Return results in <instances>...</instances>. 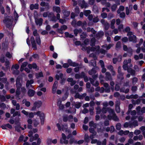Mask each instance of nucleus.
<instances>
[{
  "mask_svg": "<svg viewBox=\"0 0 145 145\" xmlns=\"http://www.w3.org/2000/svg\"><path fill=\"white\" fill-rule=\"evenodd\" d=\"M16 85L17 88L16 91V96H18L20 94L21 90L24 94L25 93L26 89L24 87H21L22 85L20 82V79L18 78L17 79Z\"/></svg>",
  "mask_w": 145,
  "mask_h": 145,
  "instance_id": "nucleus-1",
  "label": "nucleus"
},
{
  "mask_svg": "<svg viewBox=\"0 0 145 145\" xmlns=\"http://www.w3.org/2000/svg\"><path fill=\"white\" fill-rule=\"evenodd\" d=\"M100 47L98 46H95V47L90 48V47L86 48L85 47H83L82 48V50L83 51L87 50L88 53H89L90 51L93 52H100L102 54H105L106 51L105 50L101 49L99 50Z\"/></svg>",
  "mask_w": 145,
  "mask_h": 145,
  "instance_id": "nucleus-2",
  "label": "nucleus"
},
{
  "mask_svg": "<svg viewBox=\"0 0 145 145\" xmlns=\"http://www.w3.org/2000/svg\"><path fill=\"white\" fill-rule=\"evenodd\" d=\"M131 59L125 60L123 62V68L125 70H127V72L131 73L132 75H134L135 74V71L131 68H128V64L131 63Z\"/></svg>",
  "mask_w": 145,
  "mask_h": 145,
  "instance_id": "nucleus-3",
  "label": "nucleus"
},
{
  "mask_svg": "<svg viewBox=\"0 0 145 145\" xmlns=\"http://www.w3.org/2000/svg\"><path fill=\"white\" fill-rule=\"evenodd\" d=\"M108 112L109 114L108 115L107 117L108 119L110 120L112 119L115 121H118V118L116 115L114 111L112 109H108Z\"/></svg>",
  "mask_w": 145,
  "mask_h": 145,
  "instance_id": "nucleus-4",
  "label": "nucleus"
},
{
  "mask_svg": "<svg viewBox=\"0 0 145 145\" xmlns=\"http://www.w3.org/2000/svg\"><path fill=\"white\" fill-rule=\"evenodd\" d=\"M35 115H36L40 118L41 124H44V115L43 112L40 111H38L37 112L34 113Z\"/></svg>",
  "mask_w": 145,
  "mask_h": 145,
  "instance_id": "nucleus-5",
  "label": "nucleus"
},
{
  "mask_svg": "<svg viewBox=\"0 0 145 145\" xmlns=\"http://www.w3.org/2000/svg\"><path fill=\"white\" fill-rule=\"evenodd\" d=\"M13 20L12 17L9 16L5 17L3 20V22L7 25H10L12 24Z\"/></svg>",
  "mask_w": 145,
  "mask_h": 145,
  "instance_id": "nucleus-6",
  "label": "nucleus"
},
{
  "mask_svg": "<svg viewBox=\"0 0 145 145\" xmlns=\"http://www.w3.org/2000/svg\"><path fill=\"white\" fill-rule=\"evenodd\" d=\"M42 105V102L40 101H35L33 105V106L31 108V110L32 111L35 110L36 109L40 108Z\"/></svg>",
  "mask_w": 145,
  "mask_h": 145,
  "instance_id": "nucleus-7",
  "label": "nucleus"
},
{
  "mask_svg": "<svg viewBox=\"0 0 145 145\" xmlns=\"http://www.w3.org/2000/svg\"><path fill=\"white\" fill-rule=\"evenodd\" d=\"M127 35L128 36L129 40L133 42H135L136 41V36L133 35L132 32H129L127 34Z\"/></svg>",
  "mask_w": 145,
  "mask_h": 145,
  "instance_id": "nucleus-8",
  "label": "nucleus"
},
{
  "mask_svg": "<svg viewBox=\"0 0 145 145\" xmlns=\"http://www.w3.org/2000/svg\"><path fill=\"white\" fill-rule=\"evenodd\" d=\"M10 113L11 114H13V116L15 117L16 116H20L21 115L20 112L18 111H15V109L13 108H12L10 110Z\"/></svg>",
  "mask_w": 145,
  "mask_h": 145,
  "instance_id": "nucleus-9",
  "label": "nucleus"
},
{
  "mask_svg": "<svg viewBox=\"0 0 145 145\" xmlns=\"http://www.w3.org/2000/svg\"><path fill=\"white\" fill-rule=\"evenodd\" d=\"M138 125V121H134L132 122H129V127L131 128L135 127Z\"/></svg>",
  "mask_w": 145,
  "mask_h": 145,
  "instance_id": "nucleus-10",
  "label": "nucleus"
},
{
  "mask_svg": "<svg viewBox=\"0 0 145 145\" xmlns=\"http://www.w3.org/2000/svg\"><path fill=\"white\" fill-rule=\"evenodd\" d=\"M31 41L33 47L34 48V49H36V45L35 41L34 38L33 37H31Z\"/></svg>",
  "mask_w": 145,
  "mask_h": 145,
  "instance_id": "nucleus-11",
  "label": "nucleus"
},
{
  "mask_svg": "<svg viewBox=\"0 0 145 145\" xmlns=\"http://www.w3.org/2000/svg\"><path fill=\"white\" fill-rule=\"evenodd\" d=\"M48 17L51 18V20L53 21L56 22V19L53 13L51 12L49 13Z\"/></svg>",
  "mask_w": 145,
  "mask_h": 145,
  "instance_id": "nucleus-12",
  "label": "nucleus"
},
{
  "mask_svg": "<svg viewBox=\"0 0 145 145\" xmlns=\"http://www.w3.org/2000/svg\"><path fill=\"white\" fill-rule=\"evenodd\" d=\"M67 62V63H68L69 65L71 66L76 67L78 65V64L75 62H73L71 59L68 60Z\"/></svg>",
  "mask_w": 145,
  "mask_h": 145,
  "instance_id": "nucleus-13",
  "label": "nucleus"
},
{
  "mask_svg": "<svg viewBox=\"0 0 145 145\" xmlns=\"http://www.w3.org/2000/svg\"><path fill=\"white\" fill-rule=\"evenodd\" d=\"M35 76L36 78L37 79H39L40 78L43 77L44 75L42 71L36 73L35 74Z\"/></svg>",
  "mask_w": 145,
  "mask_h": 145,
  "instance_id": "nucleus-14",
  "label": "nucleus"
},
{
  "mask_svg": "<svg viewBox=\"0 0 145 145\" xmlns=\"http://www.w3.org/2000/svg\"><path fill=\"white\" fill-rule=\"evenodd\" d=\"M105 88V91L106 92H109L110 91V88L108 87V84L107 83H104L103 84Z\"/></svg>",
  "mask_w": 145,
  "mask_h": 145,
  "instance_id": "nucleus-15",
  "label": "nucleus"
},
{
  "mask_svg": "<svg viewBox=\"0 0 145 145\" xmlns=\"http://www.w3.org/2000/svg\"><path fill=\"white\" fill-rule=\"evenodd\" d=\"M35 21L37 25H39V26H40L42 25L43 20L42 18L36 19H35Z\"/></svg>",
  "mask_w": 145,
  "mask_h": 145,
  "instance_id": "nucleus-16",
  "label": "nucleus"
},
{
  "mask_svg": "<svg viewBox=\"0 0 145 145\" xmlns=\"http://www.w3.org/2000/svg\"><path fill=\"white\" fill-rule=\"evenodd\" d=\"M120 104V102L119 101H117L116 103V110L117 113H119L120 111V109L119 106Z\"/></svg>",
  "mask_w": 145,
  "mask_h": 145,
  "instance_id": "nucleus-17",
  "label": "nucleus"
},
{
  "mask_svg": "<svg viewBox=\"0 0 145 145\" xmlns=\"http://www.w3.org/2000/svg\"><path fill=\"white\" fill-rule=\"evenodd\" d=\"M89 81L92 85L95 86H97L99 85V83L97 81H95V82H94L92 78H90Z\"/></svg>",
  "mask_w": 145,
  "mask_h": 145,
  "instance_id": "nucleus-18",
  "label": "nucleus"
},
{
  "mask_svg": "<svg viewBox=\"0 0 145 145\" xmlns=\"http://www.w3.org/2000/svg\"><path fill=\"white\" fill-rule=\"evenodd\" d=\"M30 8L31 10H33L34 9H38L39 8V5L38 4H35V5L31 4L30 6Z\"/></svg>",
  "mask_w": 145,
  "mask_h": 145,
  "instance_id": "nucleus-19",
  "label": "nucleus"
},
{
  "mask_svg": "<svg viewBox=\"0 0 145 145\" xmlns=\"http://www.w3.org/2000/svg\"><path fill=\"white\" fill-rule=\"evenodd\" d=\"M57 83L58 82L57 81L55 82L54 83L52 89L53 93H54L56 92L57 86Z\"/></svg>",
  "mask_w": 145,
  "mask_h": 145,
  "instance_id": "nucleus-20",
  "label": "nucleus"
},
{
  "mask_svg": "<svg viewBox=\"0 0 145 145\" xmlns=\"http://www.w3.org/2000/svg\"><path fill=\"white\" fill-rule=\"evenodd\" d=\"M89 131L91 133H92L93 134V135H91L90 136V137L91 138H93V136L95 135L96 134V133L95 132V131L92 128H89Z\"/></svg>",
  "mask_w": 145,
  "mask_h": 145,
  "instance_id": "nucleus-21",
  "label": "nucleus"
},
{
  "mask_svg": "<svg viewBox=\"0 0 145 145\" xmlns=\"http://www.w3.org/2000/svg\"><path fill=\"white\" fill-rule=\"evenodd\" d=\"M106 76L105 78L106 80H111L112 79L110 73L108 72L106 73Z\"/></svg>",
  "mask_w": 145,
  "mask_h": 145,
  "instance_id": "nucleus-22",
  "label": "nucleus"
},
{
  "mask_svg": "<svg viewBox=\"0 0 145 145\" xmlns=\"http://www.w3.org/2000/svg\"><path fill=\"white\" fill-rule=\"evenodd\" d=\"M27 122L28 124V128L29 129H31L32 127L31 124L33 123L32 120L31 119H29L27 120Z\"/></svg>",
  "mask_w": 145,
  "mask_h": 145,
  "instance_id": "nucleus-23",
  "label": "nucleus"
},
{
  "mask_svg": "<svg viewBox=\"0 0 145 145\" xmlns=\"http://www.w3.org/2000/svg\"><path fill=\"white\" fill-rule=\"evenodd\" d=\"M56 126L58 128V129L59 130H61L62 129L63 131H64V130H65V132H68V133H70V131H69V130H68L67 129H64L62 127L61 128V126H60V124L59 123H58L57 124Z\"/></svg>",
  "mask_w": 145,
  "mask_h": 145,
  "instance_id": "nucleus-24",
  "label": "nucleus"
},
{
  "mask_svg": "<svg viewBox=\"0 0 145 145\" xmlns=\"http://www.w3.org/2000/svg\"><path fill=\"white\" fill-rule=\"evenodd\" d=\"M97 69L98 68L97 67L93 68L92 69L89 71V74L92 75L93 74H95L96 72V69Z\"/></svg>",
  "mask_w": 145,
  "mask_h": 145,
  "instance_id": "nucleus-25",
  "label": "nucleus"
},
{
  "mask_svg": "<svg viewBox=\"0 0 145 145\" xmlns=\"http://www.w3.org/2000/svg\"><path fill=\"white\" fill-rule=\"evenodd\" d=\"M80 5L82 8H86L87 6V4L84 0H83L81 3H80Z\"/></svg>",
  "mask_w": 145,
  "mask_h": 145,
  "instance_id": "nucleus-26",
  "label": "nucleus"
},
{
  "mask_svg": "<svg viewBox=\"0 0 145 145\" xmlns=\"http://www.w3.org/2000/svg\"><path fill=\"white\" fill-rule=\"evenodd\" d=\"M35 93V91L32 89H30L28 91V94L29 96H33Z\"/></svg>",
  "mask_w": 145,
  "mask_h": 145,
  "instance_id": "nucleus-27",
  "label": "nucleus"
},
{
  "mask_svg": "<svg viewBox=\"0 0 145 145\" xmlns=\"http://www.w3.org/2000/svg\"><path fill=\"white\" fill-rule=\"evenodd\" d=\"M121 71V68L120 67H119L118 69V72L119 74V75L118 76V77L120 79H123V74L122 73H120Z\"/></svg>",
  "mask_w": 145,
  "mask_h": 145,
  "instance_id": "nucleus-28",
  "label": "nucleus"
},
{
  "mask_svg": "<svg viewBox=\"0 0 145 145\" xmlns=\"http://www.w3.org/2000/svg\"><path fill=\"white\" fill-rule=\"evenodd\" d=\"M22 104H25V105L27 107H29L30 106L31 104L29 102L27 101L26 100L24 99L22 101Z\"/></svg>",
  "mask_w": 145,
  "mask_h": 145,
  "instance_id": "nucleus-29",
  "label": "nucleus"
},
{
  "mask_svg": "<svg viewBox=\"0 0 145 145\" xmlns=\"http://www.w3.org/2000/svg\"><path fill=\"white\" fill-rule=\"evenodd\" d=\"M53 10L54 11H56L57 13H60L61 12L60 8L59 7H53Z\"/></svg>",
  "mask_w": 145,
  "mask_h": 145,
  "instance_id": "nucleus-30",
  "label": "nucleus"
},
{
  "mask_svg": "<svg viewBox=\"0 0 145 145\" xmlns=\"http://www.w3.org/2000/svg\"><path fill=\"white\" fill-rule=\"evenodd\" d=\"M33 82L34 81L33 80H27L26 84V86L28 88L30 85H31V84H33ZM30 86H32L31 85Z\"/></svg>",
  "mask_w": 145,
  "mask_h": 145,
  "instance_id": "nucleus-31",
  "label": "nucleus"
},
{
  "mask_svg": "<svg viewBox=\"0 0 145 145\" xmlns=\"http://www.w3.org/2000/svg\"><path fill=\"white\" fill-rule=\"evenodd\" d=\"M104 35V33L103 31H100L97 34V37L98 39Z\"/></svg>",
  "mask_w": 145,
  "mask_h": 145,
  "instance_id": "nucleus-32",
  "label": "nucleus"
},
{
  "mask_svg": "<svg viewBox=\"0 0 145 145\" xmlns=\"http://www.w3.org/2000/svg\"><path fill=\"white\" fill-rule=\"evenodd\" d=\"M7 127L9 129H11L12 128V126L9 124H7L5 125L2 126V128L3 129H6Z\"/></svg>",
  "mask_w": 145,
  "mask_h": 145,
  "instance_id": "nucleus-33",
  "label": "nucleus"
},
{
  "mask_svg": "<svg viewBox=\"0 0 145 145\" xmlns=\"http://www.w3.org/2000/svg\"><path fill=\"white\" fill-rule=\"evenodd\" d=\"M125 9V8L124 6H120L118 10L117 11V13L118 14H120L121 11H123Z\"/></svg>",
  "mask_w": 145,
  "mask_h": 145,
  "instance_id": "nucleus-34",
  "label": "nucleus"
},
{
  "mask_svg": "<svg viewBox=\"0 0 145 145\" xmlns=\"http://www.w3.org/2000/svg\"><path fill=\"white\" fill-rule=\"evenodd\" d=\"M36 41L37 42V43L40 45L41 44V40L40 38V37L39 35H37L36 38Z\"/></svg>",
  "mask_w": 145,
  "mask_h": 145,
  "instance_id": "nucleus-35",
  "label": "nucleus"
},
{
  "mask_svg": "<svg viewBox=\"0 0 145 145\" xmlns=\"http://www.w3.org/2000/svg\"><path fill=\"white\" fill-rule=\"evenodd\" d=\"M115 23V19H113L111 21V26L110 27L112 29H114L115 28V26L114 24Z\"/></svg>",
  "mask_w": 145,
  "mask_h": 145,
  "instance_id": "nucleus-36",
  "label": "nucleus"
},
{
  "mask_svg": "<svg viewBox=\"0 0 145 145\" xmlns=\"http://www.w3.org/2000/svg\"><path fill=\"white\" fill-rule=\"evenodd\" d=\"M82 30L80 29H75L74 30V33L75 35L76 36L78 33H81L82 32Z\"/></svg>",
  "mask_w": 145,
  "mask_h": 145,
  "instance_id": "nucleus-37",
  "label": "nucleus"
},
{
  "mask_svg": "<svg viewBox=\"0 0 145 145\" xmlns=\"http://www.w3.org/2000/svg\"><path fill=\"white\" fill-rule=\"evenodd\" d=\"M84 15L87 16L91 13V11L89 10H85L84 11Z\"/></svg>",
  "mask_w": 145,
  "mask_h": 145,
  "instance_id": "nucleus-38",
  "label": "nucleus"
},
{
  "mask_svg": "<svg viewBox=\"0 0 145 145\" xmlns=\"http://www.w3.org/2000/svg\"><path fill=\"white\" fill-rule=\"evenodd\" d=\"M95 39L94 38H92L90 42V45L91 46H93L95 45Z\"/></svg>",
  "mask_w": 145,
  "mask_h": 145,
  "instance_id": "nucleus-39",
  "label": "nucleus"
},
{
  "mask_svg": "<svg viewBox=\"0 0 145 145\" xmlns=\"http://www.w3.org/2000/svg\"><path fill=\"white\" fill-rule=\"evenodd\" d=\"M113 44H110L108 45V46H107L106 45H105L103 46V47L106 48L107 50L109 49L111 47H112L113 46Z\"/></svg>",
  "mask_w": 145,
  "mask_h": 145,
  "instance_id": "nucleus-40",
  "label": "nucleus"
},
{
  "mask_svg": "<svg viewBox=\"0 0 145 145\" xmlns=\"http://www.w3.org/2000/svg\"><path fill=\"white\" fill-rule=\"evenodd\" d=\"M110 109V108H106L105 107H103L101 111L103 113L105 114L106 113L107 111H108V109Z\"/></svg>",
  "mask_w": 145,
  "mask_h": 145,
  "instance_id": "nucleus-41",
  "label": "nucleus"
},
{
  "mask_svg": "<svg viewBox=\"0 0 145 145\" xmlns=\"http://www.w3.org/2000/svg\"><path fill=\"white\" fill-rule=\"evenodd\" d=\"M96 114H99L101 112V109L100 107L99 106H97L96 108Z\"/></svg>",
  "mask_w": 145,
  "mask_h": 145,
  "instance_id": "nucleus-42",
  "label": "nucleus"
},
{
  "mask_svg": "<svg viewBox=\"0 0 145 145\" xmlns=\"http://www.w3.org/2000/svg\"><path fill=\"white\" fill-rule=\"evenodd\" d=\"M61 101H58V105L59 106V108L61 109H63L64 107V106L63 105L61 104Z\"/></svg>",
  "mask_w": 145,
  "mask_h": 145,
  "instance_id": "nucleus-43",
  "label": "nucleus"
},
{
  "mask_svg": "<svg viewBox=\"0 0 145 145\" xmlns=\"http://www.w3.org/2000/svg\"><path fill=\"white\" fill-rule=\"evenodd\" d=\"M63 76V74L62 73H59V74H57L56 75V77L57 80H59L60 78H62Z\"/></svg>",
  "mask_w": 145,
  "mask_h": 145,
  "instance_id": "nucleus-44",
  "label": "nucleus"
},
{
  "mask_svg": "<svg viewBox=\"0 0 145 145\" xmlns=\"http://www.w3.org/2000/svg\"><path fill=\"white\" fill-rule=\"evenodd\" d=\"M120 90L121 92H125V93H127L128 92L129 90V89H126L125 90L124 88H122L120 89Z\"/></svg>",
  "mask_w": 145,
  "mask_h": 145,
  "instance_id": "nucleus-45",
  "label": "nucleus"
},
{
  "mask_svg": "<svg viewBox=\"0 0 145 145\" xmlns=\"http://www.w3.org/2000/svg\"><path fill=\"white\" fill-rule=\"evenodd\" d=\"M87 31L88 32H90L91 31L93 34H94L95 33V31L94 30V29L93 28H91L90 27H88L87 28Z\"/></svg>",
  "mask_w": 145,
  "mask_h": 145,
  "instance_id": "nucleus-46",
  "label": "nucleus"
},
{
  "mask_svg": "<svg viewBox=\"0 0 145 145\" xmlns=\"http://www.w3.org/2000/svg\"><path fill=\"white\" fill-rule=\"evenodd\" d=\"M33 123L34 126L35 127H37L39 124V121L35 119L33 120Z\"/></svg>",
  "mask_w": 145,
  "mask_h": 145,
  "instance_id": "nucleus-47",
  "label": "nucleus"
},
{
  "mask_svg": "<svg viewBox=\"0 0 145 145\" xmlns=\"http://www.w3.org/2000/svg\"><path fill=\"white\" fill-rule=\"evenodd\" d=\"M11 69L12 71V72L13 74H18L19 72L18 70H15L14 69H13V67H12L11 68Z\"/></svg>",
  "mask_w": 145,
  "mask_h": 145,
  "instance_id": "nucleus-48",
  "label": "nucleus"
},
{
  "mask_svg": "<svg viewBox=\"0 0 145 145\" xmlns=\"http://www.w3.org/2000/svg\"><path fill=\"white\" fill-rule=\"evenodd\" d=\"M14 14L15 20L16 21L18 17V15L15 10H14Z\"/></svg>",
  "mask_w": 145,
  "mask_h": 145,
  "instance_id": "nucleus-49",
  "label": "nucleus"
},
{
  "mask_svg": "<svg viewBox=\"0 0 145 145\" xmlns=\"http://www.w3.org/2000/svg\"><path fill=\"white\" fill-rule=\"evenodd\" d=\"M89 126L90 127H93L95 128L96 127V125L95 124L93 121H91L89 123Z\"/></svg>",
  "mask_w": 145,
  "mask_h": 145,
  "instance_id": "nucleus-50",
  "label": "nucleus"
},
{
  "mask_svg": "<svg viewBox=\"0 0 145 145\" xmlns=\"http://www.w3.org/2000/svg\"><path fill=\"white\" fill-rule=\"evenodd\" d=\"M76 107L77 108H79L81 106V104L79 102H77L75 104Z\"/></svg>",
  "mask_w": 145,
  "mask_h": 145,
  "instance_id": "nucleus-51",
  "label": "nucleus"
},
{
  "mask_svg": "<svg viewBox=\"0 0 145 145\" xmlns=\"http://www.w3.org/2000/svg\"><path fill=\"white\" fill-rule=\"evenodd\" d=\"M104 78V76L102 75H100L99 76V79L100 80V82L101 84H103L104 83V80H103V79Z\"/></svg>",
  "mask_w": 145,
  "mask_h": 145,
  "instance_id": "nucleus-52",
  "label": "nucleus"
},
{
  "mask_svg": "<svg viewBox=\"0 0 145 145\" xmlns=\"http://www.w3.org/2000/svg\"><path fill=\"white\" fill-rule=\"evenodd\" d=\"M121 47V42L120 41L118 42L116 45V47L117 48H119Z\"/></svg>",
  "mask_w": 145,
  "mask_h": 145,
  "instance_id": "nucleus-53",
  "label": "nucleus"
},
{
  "mask_svg": "<svg viewBox=\"0 0 145 145\" xmlns=\"http://www.w3.org/2000/svg\"><path fill=\"white\" fill-rule=\"evenodd\" d=\"M121 124L119 123H118L116 125V129L118 130H120L121 129Z\"/></svg>",
  "mask_w": 145,
  "mask_h": 145,
  "instance_id": "nucleus-54",
  "label": "nucleus"
},
{
  "mask_svg": "<svg viewBox=\"0 0 145 145\" xmlns=\"http://www.w3.org/2000/svg\"><path fill=\"white\" fill-rule=\"evenodd\" d=\"M0 10L1 11V13L2 14H4L5 12L4 9L3 7L1 6V5H0Z\"/></svg>",
  "mask_w": 145,
  "mask_h": 145,
  "instance_id": "nucleus-55",
  "label": "nucleus"
},
{
  "mask_svg": "<svg viewBox=\"0 0 145 145\" xmlns=\"http://www.w3.org/2000/svg\"><path fill=\"white\" fill-rule=\"evenodd\" d=\"M105 29L106 30H107L109 27V24L107 22H106L104 24Z\"/></svg>",
  "mask_w": 145,
  "mask_h": 145,
  "instance_id": "nucleus-56",
  "label": "nucleus"
},
{
  "mask_svg": "<svg viewBox=\"0 0 145 145\" xmlns=\"http://www.w3.org/2000/svg\"><path fill=\"white\" fill-rule=\"evenodd\" d=\"M117 7V5H113L111 7L112 10V11H114L116 10V8Z\"/></svg>",
  "mask_w": 145,
  "mask_h": 145,
  "instance_id": "nucleus-57",
  "label": "nucleus"
},
{
  "mask_svg": "<svg viewBox=\"0 0 145 145\" xmlns=\"http://www.w3.org/2000/svg\"><path fill=\"white\" fill-rule=\"evenodd\" d=\"M143 42V39H141L140 40V41L139 42V44H137L136 45V47H137L140 46V45Z\"/></svg>",
  "mask_w": 145,
  "mask_h": 145,
  "instance_id": "nucleus-58",
  "label": "nucleus"
},
{
  "mask_svg": "<svg viewBox=\"0 0 145 145\" xmlns=\"http://www.w3.org/2000/svg\"><path fill=\"white\" fill-rule=\"evenodd\" d=\"M75 77L76 79H79L81 78L80 74H76L75 75Z\"/></svg>",
  "mask_w": 145,
  "mask_h": 145,
  "instance_id": "nucleus-59",
  "label": "nucleus"
},
{
  "mask_svg": "<svg viewBox=\"0 0 145 145\" xmlns=\"http://www.w3.org/2000/svg\"><path fill=\"white\" fill-rule=\"evenodd\" d=\"M99 21V19L97 17L94 18L93 19V21L94 22H97Z\"/></svg>",
  "mask_w": 145,
  "mask_h": 145,
  "instance_id": "nucleus-60",
  "label": "nucleus"
},
{
  "mask_svg": "<svg viewBox=\"0 0 145 145\" xmlns=\"http://www.w3.org/2000/svg\"><path fill=\"white\" fill-rule=\"evenodd\" d=\"M0 61L2 63H4L5 61L4 57L3 55H1L0 58Z\"/></svg>",
  "mask_w": 145,
  "mask_h": 145,
  "instance_id": "nucleus-61",
  "label": "nucleus"
},
{
  "mask_svg": "<svg viewBox=\"0 0 145 145\" xmlns=\"http://www.w3.org/2000/svg\"><path fill=\"white\" fill-rule=\"evenodd\" d=\"M34 113L33 112H30L28 113V116L29 118H32L34 117Z\"/></svg>",
  "mask_w": 145,
  "mask_h": 145,
  "instance_id": "nucleus-62",
  "label": "nucleus"
},
{
  "mask_svg": "<svg viewBox=\"0 0 145 145\" xmlns=\"http://www.w3.org/2000/svg\"><path fill=\"white\" fill-rule=\"evenodd\" d=\"M89 40L88 39H86L84 41V43L86 45H87L89 43Z\"/></svg>",
  "mask_w": 145,
  "mask_h": 145,
  "instance_id": "nucleus-63",
  "label": "nucleus"
},
{
  "mask_svg": "<svg viewBox=\"0 0 145 145\" xmlns=\"http://www.w3.org/2000/svg\"><path fill=\"white\" fill-rule=\"evenodd\" d=\"M75 13L77 14H78L80 12L79 8L76 7L75 8Z\"/></svg>",
  "mask_w": 145,
  "mask_h": 145,
  "instance_id": "nucleus-64",
  "label": "nucleus"
}]
</instances>
